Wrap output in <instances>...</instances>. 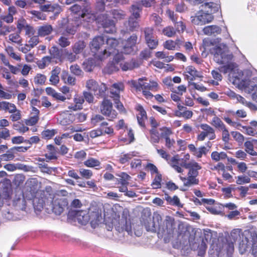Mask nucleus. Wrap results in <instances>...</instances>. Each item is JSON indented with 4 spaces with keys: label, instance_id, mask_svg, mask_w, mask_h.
I'll return each mask as SVG.
<instances>
[{
    "label": "nucleus",
    "instance_id": "obj_59",
    "mask_svg": "<svg viewBox=\"0 0 257 257\" xmlns=\"http://www.w3.org/2000/svg\"><path fill=\"white\" fill-rule=\"evenodd\" d=\"M79 172L82 177L86 179H89L93 176V173L90 170L81 168L79 169Z\"/></svg>",
    "mask_w": 257,
    "mask_h": 257
},
{
    "label": "nucleus",
    "instance_id": "obj_24",
    "mask_svg": "<svg viewBox=\"0 0 257 257\" xmlns=\"http://www.w3.org/2000/svg\"><path fill=\"white\" fill-rule=\"evenodd\" d=\"M89 214V212H87L86 211H78L75 214L74 219L80 224L85 225L89 221L90 215Z\"/></svg>",
    "mask_w": 257,
    "mask_h": 257
},
{
    "label": "nucleus",
    "instance_id": "obj_6",
    "mask_svg": "<svg viewBox=\"0 0 257 257\" xmlns=\"http://www.w3.org/2000/svg\"><path fill=\"white\" fill-rule=\"evenodd\" d=\"M50 194L48 191L38 190L36 192L32 189L30 191V197L33 200V205L36 212L41 211L44 206L48 209L49 202L48 198Z\"/></svg>",
    "mask_w": 257,
    "mask_h": 257
},
{
    "label": "nucleus",
    "instance_id": "obj_3",
    "mask_svg": "<svg viewBox=\"0 0 257 257\" xmlns=\"http://www.w3.org/2000/svg\"><path fill=\"white\" fill-rule=\"evenodd\" d=\"M214 54V60L219 64H224L220 67V71L224 73L232 71L236 67L234 63L231 62L233 55L228 53V48L224 44L216 46L212 50Z\"/></svg>",
    "mask_w": 257,
    "mask_h": 257
},
{
    "label": "nucleus",
    "instance_id": "obj_1",
    "mask_svg": "<svg viewBox=\"0 0 257 257\" xmlns=\"http://www.w3.org/2000/svg\"><path fill=\"white\" fill-rule=\"evenodd\" d=\"M229 238L230 240L208 232L201 236L180 235L179 240L180 247L186 250L190 247L199 257L205 255L208 239L210 241L208 250L210 257H232L234 250L233 241L237 242L239 253L245 257H257V233L255 231L246 229L242 231L240 229H234Z\"/></svg>",
    "mask_w": 257,
    "mask_h": 257
},
{
    "label": "nucleus",
    "instance_id": "obj_38",
    "mask_svg": "<svg viewBox=\"0 0 257 257\" xmlns=\"http://www.w3.org/2000/svg\"><path fill=\"white\" fill-rule=\"evenodd\" d=\"M229 95L232 97H235L236 98L237 100L239 102L241 103V104H242L243 105H244L245 106H247L249 108L252 109H253L255 108V105H254L253 103H252L251 102H247L245 100V99L243 97L241 96L240 95L235 94L234 92H231V91L230 92Z\"/></svg>",
    "mask_w": 257,
    "mask_h": 257
},
{
    "label": "nucleus",
    "instance_id": "obj_17",
    "mask_svg": "<svg viewBox=\"0 0 257 257\" xmlns=\"http://www.w3.org/2000/svg\"><path fill=\"white\" fill-rule=\"evenodd\" d=\"M200 128L202 131L197 136L198 141H203L207 137L209 140L215 139V131L211 126L207 124L203 123L200 125Z\"/></svg>",
    "mask_w": 257,
    "mask_h": 257
},
{
    "label": "nucleus",
    "instance_id": "obj_50",
    "mask_svg": "<svg viewBox=\"0 0 257 257\" xmlns=\"http://www.w3.org/2000/svg\"><path fill=\"white\" fill-rule=\"evenodd\" d=\"M15 158L14 153L11 151V149L6 153L0 155V160L2 161H10Z\"/></svg>",
    "mask_w": 257,
    "mask_h": 257
},
{
    "label": "nucleus",
    "instance_id": "obj_55",
    "mask_svg": "<svg viewBox=\"0 0 257 257\" xmlns=\"http://www.w3.org/2000/svg\"><path fill=\"white\" fill-rule=\"evenodd\" d=\"M236 183L238 185L247 184L250 182V178L245 175H240L236 177Z\"/></svg>",
    "mask_w": 257,
    "mask_h": 257
},
{
    "label": "nucleus",
    "instance_id": "obj_7",
    "mask_svg": "<svg viewBox=\"0 0 257 257\" xmlns=\"http://www.w3.org/2000/svg\"><path fill=\"white\" fill-rule=\"evenodd\" d=\"M106 45V46L104 51L99 52L100 53L105 54L106 58L109 56L112 55L114 56V60L117 63L123 59V55L121 54L122 46L120 45L119 42L117 40L113 38H107Z\"/></svg>",
    "mask_w": 257,
    "mask_h": 257
},
{
    "label": "nucleus",
    "instance_id": "obj_32",
    "mask_svg": "<svg viewBox=\"0 0 257 257\" xmlns=\"http://www.w3.org/2000/svg\"><path fill=\"white\" fill-rule=\"evenodd\" d=\"M61 72V68L58 67H56L53 69L51 72V76L49 81L52 85H56L59 82V75Z\"/></svg>",
    "mask_w": 257,
    "mask_h": 257
},
{
    "label": "nucleus",
    "instance_id": "obj_40",
    "mask_svg": "<svg viewBox=\"0 0 257 257\" xmlns=\"http://www.w3.org/2000/svg\"><path fill=\"white\" fill-rule=\"evenodd\" d=\"M48 152L45 154V157L48 160H54L57 159L56 150L53 146L49 145L47 147Z\"/></svg>",
    "mask_w": 257,
    "mask_h": 257
},
{
    "label": "nucleus",
    "instance_id": "obj_36",
    "mask_svg": "<svg viewBox=\"0 0 257 257\" xmlns=\"http://www.w3.org/2000/svg\"><path fill=\"white\" fill-rule=\"evenodd\" d=\"M203 31L204 34L211 35L219 34L221 32V29L218 26L212 25L205 27Z\"/></svg>",
    "mask_w": 257,
    "mask_h": 257
},
{
    "label": "nucleus",
    "instance_id": "obj_10",
    "mask_svg": "<svg viewBox=\"0 0 257 257\" xmlns=\"http://www.w3.org/2000/svg\"><path fill=\"white\" fill-rule=\"evenodd\" d=\"M123 59L124 58L123 57V59L120 60L117 63L113 60L112 63L108 65L107 66L108 72L111 73L113 71H116L119 70V67H120L123 71L131 70L139 66V64L135 60H132L131 61L122 63L121 62Z\"/></svg>",
    "mask_w": 257,
    "mask_h": 257
},
{
    "label": "nucleus",
    "instance_id": "obj_43",
    "mask_svg": "<svg viewBox=\"0 0 257 257\" xmlns=\"http://www.w3.org/2000/svg\"><path fill=\"white\" fill-rule=\"evenodd\" d=\"M84 164L87 167L94 168L99 167L100 165V162L97 159L93 158H89L84 162Z\"/></svg>",
    "mask_w": 257,
    "mask_h": 257
},
{
    "label": "nucleus",
    "instance_id": "obj_49",
    "mask_svg": "<svg viewBox=\"0 0 257 257\" xmlns=\"http://www.w3.org/2000/svg\"><path fill=\"white\" fill-rule=\"evenodd\" d=\"M141 7L140 4H137L132 5L131 10L132 16L134 17V18L136 19H137L140 17V14L141 12Z\"/></svg>",
    "mask_w": 257,
    "mask_h": 257
},
{
    "label": "nucleus",
    "instance_id": "obj_27",
    "mask_svg": "<svg viewBox=\"0 0 257 257\" xmlns=\"http://www.w3.org/2000/svg\"><path fill=\"white\" fill-rule=\"evenodd\" d=\"M74 120V116L63 112L61 113L58 118L59 123L63 125H67L70 124Z\"/></svg>",
    "mask_w": 257,
    "mask_h": 257
},
{
    "label": "nucleus",
    "instance_id": "obj_14",
    "mask_svg": "<svg viewBox=\"0 0 257 257\" xmlns=\"http://www.w3.org/2000/svg\"><path fill=\"white\" fill-rule=\"evenodd\" d=\"M26 199L27 200L31 199V197H30V191H26L23 194L16 196L13 200V205L17 210L25 211L27 205Z\"/></svg>",
    "mask_w": 257,
    "mask_h": 257
},
{
    "label": "nucleus",
    "instance_id": "obj_46",
    "mask_svg": "<svg viewBox=\"0 0 257 257\" xmlns=\"http://www.w3.org/2000/svg\"><path fill=\"white\" fill-rule=\"evenodd\" d=\"M112 17L116 21L123 19L125 17V13L121 10H113L111 12Z\"/></svg>",
    "mask_w": 257,
    "mask_h": 257
},
{
    "label": "nucleus",
    "instance_id": "obj_54",
    "mask_svg": "<svg viewBox=\"0 0 257 257\" xmlns=\"http://www.w3.org/2000/svg\"><path fill=\"white\" fill-rule=\"evenodd\" d=\"M52 58V57L50 56L43 57L42 60L39 61L38 63L39 67L41 69H44L50 63Z\"/></svg>",
    "mask_w": 257,
    "mask_h": 257
},
{
    "label": "nucleus",
    "instance_id": "obj_4",
    "mask_svg": "<svg viewBox=\"0 0 257 257\" xmlns=\"http://www.w3.org/2000/svg\"><path fill=\"white\" fill-rule=\"evenodd\" d=\"M219 8L217 4L205 3L201 5L198 15L192 20V23L195 25H202L211 22L214 18L212 14L217 12Z\"/></svg>",
    "mask_w": 257,
    "mask_h": 257
},
{
    "label": "nucleus",
    "instance_id": "obj_61",
    "mask_svg": "<svg viewBox=\"0 0 257 257\" xmlns=\"http://www.w3.org/2000/svg\"><path fill=\"white\" fill-rule=\"evenodd\" d=\"M162 181L161 175L157 174L152 183V186L154 189H157L161 187V182Z\"/></svg>",
    "mask_w": 257,
    "mask_h": 257
},
{
    "label": "nucleus",
    "instance_id": "obj_19",
    "mask_svg": "<svg viewBox=\"0 0 257 257\" xmlns=\"http://www.w3.org/2000/svg\"><path fill=\"white\" fill-rule=\"evenodd\" d=\"M137 41V37L136 35H132L124 43H122L121 53H131L133 51V47L136 44Z\"/></svg>",
    "mask_w": 257,
    "mask_h": 257
},
{
    "label": "nucleus",
    "instance_id": "obj_21",
    "mask_svg": "<svg viewBox=\"0 0 257 257\" xmlns=\"http://www.w3.org/2000/svg\"><path fill=\"white\" fill-rule=\"evenodd\" d=\"M162 217L159 214H155L153 216V221L150 219L149 221H147L145 223V226L147 231L154 232L156 230V228L159 226L160 221H161Z\"/></svg>",
    "mask_w": 257,
    "mask_h": 257
},
{
    "label": "nucleus",
    "instance_id": "obj_30",
    "mask_svg": "<svg viewBox=\"0 0 257 257\" xmlns=\"http://www.w3.org/2000/svg\"><path fill=\"white\" fill-rule=\"evenodd\" d=\"M39 110L35 107L32 108V112L30 117L26 120L25 123L28 125H33L37 123L39 120Z\"/></svg>",
    "mask_w": 257,
    "mask_h": 257
},
{
    "label": "nucleus",
    "instance_id": "obj_33",
    "mask_svg": "<svg viewBox=\"0 0 257 257\" xmlns=\"http://www.w3.org/2000/svg\"><path fill=\"white\" fill-rule=\"evenodd\" d=\"M90 222L92 227L95 228L100 222L101 219V215L97 212H89Z\"/></svg>",
    "mask_w": 257,
    "mask_h": 257
},
{
    "label": "nucleus",
    "instance_id": "obj_63",
    "mask_svg": "<svg viewBox=\"0 0 257 257\" xmlns=\"http://www.w3.org/2000/svg\"><path fill=\"white\" fill-rule=\"evenodd\" d=\"M46 80V77L42 74H37L34 78L35 83L38 84H43Z\"/></svg>",
    "mask_w": 257,
    "mask_h": 257
},
{
    "label": "nucleus",
    "instance_id": "obj_47",
    "mask_svg": "<svg viewBox=\"0 0 257 257\" xmlns=\"http://www.w3.org/2000/svg\"><path fill=\"white\" fill-rule=\"evenodd\" d=\"M57 43L62 48H65L71 44V41L68 38L62 35L60 37L57 41Z\"/></svg>",
    "mask_w": 257,
    "mask_h": 257
},
{
    "label": "nucleus",
    "instance_id": "obj_8",
    "mask_svg": "<svg viewBox=\"0 0 257 257\" xmlns=\"http://www.w3.org/2000/svg\"><path fill=\"white\" fill-rule=\"evenodd\" d=\"M183 165L184 168L189 169L187 178L180 177L184 185L186 186H190L197 184L198 180L196 179V177L198 175V170L201 169V166L194 160H192L187 164H183Z\"/></svg>",
    "mask_w": 257,
    "mask_h": 257
},
{
    "label": "nucleus",
    "instance_id": "obj_52",
    "mask_svg": "<svg viewBox=\"0 0 257 257\" xmlns=\"http://www.w3.org/2000/svg\"><path fill=\"white\" fill-rule=\"evenodd\" d=\"M151 142L152 143H158L160 141V134L156 128H152L150 131Z\"/></svg>",
    "mask_w": 257,
    "mask_h": 257
},
{
    "label": "nucleus",
    "instance_id": "obj_28",
    "mask_svg": "<svg viewBox=\"0 0 257 257\" xmlns=\"http://www.w3.org/2000/svg\"><path fill=\"white\" fill-rule=\"evenodd\" d=\"M75 104H71L68 106L69 109L73 111H76L82 108V104L84 102V99L83 96L76 94L73 98Z\"/></svg>",
    "mask_w": 257,
    "mask_h": 257
},
{
    "label": "nucleus",
    "instance_id": "obj_31",
    "mask_svg": "<svg viewBox=\"0 0 257 257\" xmlns=\"http://www.w3.org/2000/svg\"><path fill=\"white\" fill-rule=\"evenodd\" d=\"M46 92L48 95L52 96L57 100L64 102L66 99V97L64 95L57 92L54 89L51 87H47L46 88Z\"/></svg>",
    "mask_w": 257,
    "mask_h": 257
},
{
    "label": "nucleus",
    "instance_id": "obj_56",
    "mask_svg": "<svg viewBox=\"0 0 257 257\" xmlns=\"http://www.w3.org/2000/svg\"><path fill=\"white\" fill-rule=\"evenodd\" d=\"M136 156V153L135 152H132L127 154H124L120 156L119 158V162L121 164H124L128 161L130 159H131L133 157Z\"/></svg>",
    "mask_w": 257,
    "mask_h": 257
},
{
    "label": "nucleus",
    "instance_id": "obj_13",
    "mask_svg": "<svg viewBox=\"0 0 257 257\" xmlns=\"http://www.w3.org/2000/svg\"><path fill=\"white\" fill-rule=\"evenodd\" d=\"M159 233L165 237H170L173 235L175 229L174 219L167 216L163 224L159 226Z\"/></svg>",
    "mask_w": 257,
    "mask_h": 257
},
{
    "label": "nucleus",
    "instance_id": "obj_51",
    "mask_svg": "<svg viewBox=\"0 0 257 257\" xmlns=\"http://www.w3.org/2000/svg\"><path fill=\"white\" fill-rule=\"evenodd\" d=\"M162 34L169 38L173 37L176 34V31L173 27L168 26L162 30Z\"/></svg>",
    "mask_w": 257,
    "mask_h": 257
},
{
    "label": "nucleus",
    "instance_id": "obj_16",
    "mask_svg": "<svg viewBox=\"0 0 257 257\" xmlns=\"http://www.w3.org/2000/svg\"><path fill=\"white\" fill-rule=\"evenodd\" d=\"M124 89V85L121 82L114 83L111 88V94L112 95L111 96L113 98L115 103L116 104V107L119 110H122L123 106L122 104L119 101V93L120 91H123Z\"/></svg>",
    "mask_w": 257,
    "mask_h": 257
},
{
    "label": "nucleus",
    "instance_id": "obj_2",
    "mask_svg": "<svg viewBox=\"0 0 257 257\" xmlns=\"http://www.w3.org/2000/svg\"><path fill=\"white\" fill-rule=\"evenodd\" d=\"M229 81L239 89L252 93V98L257 102V78L248 80L243 78L241 70H236L229 75Z\"/></svg>",
    "mask_w": 257,
    "mask_h": 257
},
{
    "label": "nucleus",
    "instance_id": "obj_48",
    "mask_svg": "<svg viewBox=\"0 0 257 257\" xmlns=\"http://www.w3.org/2000/svg\"><path fill=\"white\" fill-rule=\"evenodd\" d=\"M211 124L214 127L218 129L219 130H220L225 126L222 120L219 117L216 116L213 117L211 122Z\"/></svg>",
    "mask_w": 257,
    "mask_h": 257
},
{
    "label": "nucleus",
    "instance_id": "obj_26",
    "mask_svg": "<svg viewBox=\"0 0 257 257\" xmlns=\"http://www.w3.org/2000/svg\"><path fill=\"white\" fill-rule=\"evenodd\" d=\"M104 39L102 36H96L94 37L90 43V47L92 52L98 50L100 47L104 44Z\"/></svg>",
    "mask_w": 257,
    "mask_h": 257
},
{
    "label": "nucleus",
    "instance_id": "obj_11",
    "mask_svg": "<svg viewBox=\"0 0 257 257\" xmlns=\"http://www.w3.org/2000/svg\"><path fill=\"white\" fill-rule=\"evenodd\" d=\"M105 59V54L95 53L93 58H89L83 62V68L86 71H91L95 66L100 65L101 62Z\"/></svg>",
    "mask_w": 257,
    "mask_h": 257
},
{
    "label": "nucleus",
    "instance_id": "obj_18",
    "mask_svg": "<svg viewBox=\"0 0 257 257\" xmlns=\"http://www.w3.org/2000/svg\"><path fill=\"white\" fill-rule=\"evenodd\" d=\"M100 109L101 112L103 114L109 117V120H111L112 119L115 118L117 116L116 112L114 110L112 109L111 102L107 99L103 100Z\"/></svg>",
    "mask_w": 257,
    "mask_h": 257
},
{
    "label": "nucleus",
    "instance_id": "obj_57",
    "mask_svg": "<svg viewBox=\"0 0 257 257\" xmlns=\"http://www.w3.org/2000/svg\"><path fill=\"white\" fill-rule=\"evenodd\" d=\"M118 176L120 178L118 180L117 185H119V183H123L124 184H128L129 180L131 177L125 173H121Z\"/></svg>",
    "mask_w": 257,
    "mask_h": 257
},
{
    "label": "nucleus",
    "instance_id": "obj_34",
    "mask_svg": "<svg viewBox=\"0 0 257 257\" xmlns=\"http://www.w3.org/2000/svg\"><path fill=\"white\" fill-rule=\"evenodd\" d=\"M164 199L170 205L176 206L179 207H183V205L181 203L179 198L177 196H174L172 197L168 194H165Z\"/></svg>",
    "mask_w": 257,
    "mask_h": 257
},
{
    "label": "nucleus",
    "instance_id": "obj_41",
    "mask_svg": "<svg viewBox=\"0 0 257 257\" xmlns=\"http://www.w3.org/2000/svg\"><path fill=\"white\" fill-rule=\"evenodd\" d=\"M245 152L252 156H257V152L253 149V145L251 141H246L244 144Z\"/></svg>",
    "mask_w": 257,
    "mask_h": 257
},
{
    "label": "nucleus",
    "instance_id": "obj_45",
    "mask_svg": "<svg viewBox=\"0 0 257 257\" xmlns=\"http://www.w3.org/2000/svg\"><path fill=\"white\" fill-rule=\"evenodd\" d=\"M9 41L22 45V39L19 33H14L11 34L9 36Z\"/></svg>",
    "mask_w": 257,
    "mask_h": 257
},
{
    "label": "nucleus",
    "instance_id": "obj_53",
    "mask_svg": "<svg viewBox=\"0 0 257 257\" xmlns=\"http://www.w3.org/2000/svg\"><path fill=\"white\" fill-rule=\"evenodd\" d=\"M5 51L7 54L12 58L17 60L20 61L21 60L20 57L14 52V49L12 46H7L5 47Z\"/></svg>",
    "mask_w": 257,
    "mask_h": 257
},
{
    "label": "nucleus",
    "instance_id": "obj_23",
    "mask_svg": "<svg viewBox=\"0 0 257 257\" xmlns=\"http://www.w3.org/2000/svg\"><path fill=\"white\" fill-rule=\"evenodd\" d=\"M184 75L186 79L189 81H193L196 77H202L200 73L193 66H189L186 68L184 72Z\"/></svg>",
    "mask_w": 257,
    "mask_h": 257
},
{
    "label": "nucleus",
    "instance_id": "obj_25",
    "mask_svg": "<svg viewBox=\"0 0 257 257\" xmlns=\"http://www.w3.org/2000/svg\"><path fill=\"white\" fill-rule=\"evenodd\" d=\"M138 111L137 114V119L139 124L142 127L145 126V121L147 119V113L142 106L138 105L136 107Z\"/></svg>",
    "mask_w": 257,
    "mask_h": 257
},
{
    "label": "nucleus",
    "instance_id": "obj_9",
    "mask_svg": "<svg viewBox=\"0 0 257 257\" xmlns=\"http://www.w3.org/2000/svg\"><path fill=\"white\" fill-rule=\"evenodd\" d=\"M48 199L49 202L48 206L51 207L52 211L56 215H60L68 205L67 200L59 196H53L50 194Z\"/></svg>",
    "mask_w": 257,
    "mask_h": 257
},
{
    "label": "nucleus",
    "instance_id": "obj_39",
    "mask_svg": "<svg viewBox=\"0 0 257 257\" xmlns=\"http://www.w3.org/2000/svg\"><path fill=\"white\" fill-rule=\"evenodd\" d=\"M211 159L215 162L223 161L227 158V155L224 152L214 151L211 154Z\"/></svg>",
    "mask_w": 257,
    "mask_h": 257
},
{
    "label": "nucleus",
    "instance_id": "obj_20",
    "mask_svg": "<svg viewBox=\"0 0 257 257\" xmlns=\"http://www.w3.org/2000/svg\"><path fill=\"white\" fill-rule=\"evenodd\" d=\"M188 147L192 154L198 159L201 158L203 155H206L209 151V149L205 146L197 148L193 144L189 145Z\"/></svg>",
    "mask_w": 257,
    "mask_h": 257
},
{
    "label": "nucleus",
    "instance_id": "obj_64",
    "mask_svg": "<svg viewBox=\"0 0 257 257\" xmlns=\"http://www.w3.org/2000/svg\"><path fill=\"white\" fill-rule=\"evenodd\" d=\"M128 24L129 25V28L127 30L130 31H133L139 26L138 22L136 20H134L133 17H131L129 19Z\"/></svg>",
    "mask_w": 257,
    "mask_h": 257
},
{
    "label": "nucleus",
    "instance_id": "obj_29",
    "mask_svg": "<svg viewBox=\"0 0 257 257\" xmlns=\"http://www.w3.org/2000/svg\"><path fill=\"white\" fill-rule=\"evenodd\" d=\"M243 132L249 136H255L257 132V121L253 120L250 122L247 126H241Z\"/></svg>",
    "mask_w": 257,
    "mask_h": 257
},
{
    "label": "nucleus",
    "instance_id": "obj_58",
    "mask_svg": "<svg viewBox=\"0 0 257 257\" xmlns=\"http://www.w3.org/2000/svg\"><path fill=\"white\" fill-rule=\"evenodd\" d=\"M29 38L30 39L27 41V44L33 49L39 43L38 36L34 35L32 36L29 37Z\"/></svg>",
    "mask_w": 257,
    "mask_h": 257
},
{
    "label": "nucleus",
    "instance_id": "obj_5",
    "mask_svg": "<svg viewBox=\"0 0 257 257\" xmlns=\"http://www.w3.org/2000/svg\"><path fill=\"white\" fill-rule=\"evenodd\" d=\"M81 17L88 22L96 20L105 29V31L106 33H112L115 30L114 21L110 20L107 17V14H101L96 16L94 14L84 13L82 14Z\"/></svg>",
    "mask_w": 257,
    "mask_h": 257
},
{
    "label": "nucleus",
    "instance_id": "obj_60",
    "mask_svg": "<svg viewBox=\"0 0 257 257\" xmlns=\"http://www.w3.org/2000/svg\"><path fill=\"white\" fill-rule=\"evenodd\" d=\"M163 47L168 50H178L174 41L172 40H168L163 43Z\"/></svg>",
    "mask_w": 257,
    "mask_h": 257
},
{
    "label": "nucleus",
    "instance_id": "obj_15",
    "mask_svg": "<svg viewBox=\"0 0 257 257\" xmlns=\"http://www.w3.org/2000/svg\"><path fill=\"white\" fill-rule=\"evenodd\" d=\"M86 87L87 89L94 93V95H102L106 90V85L101 83L100 85L93 79H89L86 81Z\"/></svg>",
    "mask_w": 257,
    "mask_h": 257
},
{
    "label": "nucleus",
    "instance_id": "obj_44",
    "mask_svg": "<svg viewBox=\"0 0 257 257\" xmlns=\"http://www.w3.org/2000/svg\"><path fill=\"white\" fill-rule=\"evenodd\" d=\"M85 47V44L83 41H79L74 44L72 47V50L76 54H79L82 52Z\"/></svg>",
    "mask_w": 257,
    "mask_h": 257
},
{
    "label": "nucleus",
    "instance_id": "obj_62",
    "mask_svg": "<svg viewBox=\"0 0 257 257\" xmlns=\"http://www.w3.org/2000/svg\"><path fill=\"white\" fill-rule=\"evenodd\" d=\"M240 215V212L237 210H234L230 211L225 216L229 220H235L238 218V216Z\"/></svg>",
    "mask_w": 257,
    "mask_h": 257
},
{
    "label": "nucleus",
    "instance_id": "obj_35",
    "mask_svg": "<svg viewBox=\"0 0 257 257\" xmlns=\"http://www.w3.org/2000/svg\"><path fill=\"white\" fill-rule=\"evenodd\" d=\"M40 9L41 11L44 12H55L59 13L61 11L60 7L57 4H46L41 5L40 6Z\"/></svg>",
    "mask_w": 257,
    "mask_h": 257
},
{
    "label": "nucleus",
    "instance_id": "obj_12",
    "mask_svg": "<svg viewBox=\"0 0 257 257\" xmlns=\"http://www.w3.org/2000/svg\"><path fill=\"white\" fill-rule=\"evenodd\" d=\"M145 81H147L146 77L139 78L138 81L132 80L131 81V84L138 90L140 91H141V89H148L152 91L157 90L158 83L157 81L152 80L148 83Z\"/></svg>",
    "mask_w": 257,
    "mask_h": 257
},
{
    "label": "nucleus",
    "instance_id": "obj_42",
    "mask_svg": "<svg viewBox=\"0 0 257 257\" xmlns=\"http://www.w3.org/2000/svg\"><path fill=\"white\" fill-rule=\"evenodd\" d=\"M52 31V28L51 25H44L39 28L38 33L40 36H45L50 34Z\"/></svg>",
    "mask_w": 257,
    "mask_h": 257
},
{
    "label": "nucleus",
    "instance_id": "obj_22",
    "mask_svg": "<svg viewBox=\"0 0 257 257\" xmlns=\"http://www.w3.org/2000/svg\"><path fill=\"white\" fill-rule=\"evenodd\" d=\"M168 163L178 173H182L184 171L182 169L184 167L183 164H187L184 161H181L178 156L172 157Z\"/></svg>",
    "mask_w": 257,
    "mask_h": 257
},
{
    "label": "nucleus",
    "instance_id": "obj_37",
    "mask_svg": "<svg viewBox=\"0 0 257 257\" xmlns=\"http://www.w3.org/2000/svg\"><path fill=\"white\" fill-rule=\"evenodd\" d=\"M207 210L214 215H222L223 206L222 204L206 206Z\"/></svg>",
    "mask_w": 257,
    "mask_h": 257
}]
</instances>
